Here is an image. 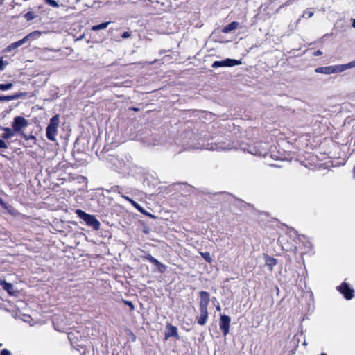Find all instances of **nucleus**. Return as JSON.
Listing matches in <instances>:
<instances>
[{
  "instance_id": "obj_1",
  "label": "nucleus",
  "mask_w": 355,
  "mask_h": 355,
  "mask_svg": "<svg viewBox=\"0 0 355 355\" xmlns=\"http://www.w3.org/2000/svg\"><path fill=\"white\" fill-rule=\"evenodd\" d=\"M60 118L58 114L53 116L46 127V135L49 140L55 141L58 135V128L59 126Z\"/></svg>"
},
{
  "instance_id": "obj_2",
  "label": "nucleus",
  "mask_w": 355,
  "mask_h": 355,
  "mask_svg": "<svg viewBox=\"0 0 355 355\" xmlns=\"http://www.w3.org/2000/svg\"><path fill=\"white\" fill-rule=\"evenodd\" d=\"M76 214L80 218L83 220L88 226L92 227L95 230L100 229L101 223L94 216L87 214L81 209H76Z\"/></svg>"
},
{
  "instance_id": "obj_3",
  "label": "nucleus",
  "mask_w": 355,
  "mask_h": 355,
  "mask_svg": "<svg viewBox=\"0 0 355 355\" xmlns=\"http://www.w3.org/2000/svg\"><path fill=\"white\" fill-rule=\"evenodd\" d=\"M297 245L294 247L293 251L295 253H299L302 258L303 255L309 252L312 249V245L309 240L305 236H302V239H300L297 242Z\"/></svg>"
},
{
  "instance_id": "obj_4",
  "label": "nucleus",
  "mask_w": 355,
  "mask_h": 355,
  "mask_svg": "<svg viewBox=\"0 0 355 355\" xmlns=\"http://www.w3.org/2000/svg\"><path fill=\"white\" fill-rule=\"evenodd\" d=\"M29 125L28 121L23 116H15L12 121V128L16 132H23L22 130Z\"/></svg>"
},
{
  "instance_id": "obj_5",
  "label": "nucleus",
  "mask_w": 355,
  "mask_h": 355,
  "mask_svg": "<svg viewBox=\"0 0 355 355\" xmlns=\"http://www.w3.org/2000/svg\"><path fill=\"white\" fill-rule=\"evenodd\" d=\"M241 61L239 60L227 58L224 60L215 61L212 64L211 67L213 68H218L222 67H231L236 65H240L241 64Z\"/></svg>"
},
{
  "instance_id": "obj_6",
  "label": "nucleus",
  "mask_w": 355,
  "mask_h": 355,
  "mask_svg": "<svg viewBox=\"0 0 355 355\" xmlns=\"http://www.w3.org/2000/svg\"><path fill=\"white\" fill-rule=\"evenodd\" d=\"M336 288L339 292H340L343 294V295L346 300H349L354 297V291L350 288L347 283H342L341 285L337 286Z\"/></svg>"
},
{
  "instance_id": "obj_7",
  "label": "nucleus",
  "mask_w": 355,
  "mask_h": 355,
  "mask_svg": "<svg viewBox=\"0 0 355 355\" xmlns=\"http://www.w3.org/2000/svg\"><path fill=\"white\" fill-rule=\"evenodd\" d=\"M57 51L45 48L40 50L39 55L41 59L45 60H55L57 58L56 53Z\"/></svg>"
},
{
  "instance_id": "obj_8",
  "label": "nucleus",
  "mask_w": 355,
  "mask_h": 355,
  "mask_svg": "<svg viewBox=\"0 0 355 355\" xmlns=\"http://www.w3.org/2000/svg\"><path fill=\"white\" fill-rule=\"evenodd\" d=\"M230 320V318L228 315H223L220 316L219 326L224 336L229 333Z\"/></svg>"
},
{
  "instance_id": "obj_9",
  "label": "nucleus",
  "mask_w": 355,
  "mask_h": 355,
  "mask_svg": "<svg viewBox=\"0 0 355 355\" xmlns=\"http://www.w3.org/2000/svg\"><path fill=\"white\" fill-rule=\"evenodd\" d=\"M354 67H355V60L347 63V64L333 65L332 66V69L334 70L333 73H340V72H343L348 69H351V68H354Z\"/></svg>"
},
{
  "instance_id": "obj_10",
  "label": "nucleus",
  "mask_w": 355,
  "mask_h": 355,
  "mask_svg": "<svg viewBox=\"0 0 355 355\" xmlns=\"http://www.w3.org/2000/svg\"><path fill=\"white\" fill-rule=\"evenodd\" d=\"M28 96L27 92H19L12 95L9 96H1L0 102L1 101H10L12 100H17L19 98H26Z\"/></svg>"
},
{
  "instance_id": "obj_11",
  "label": "nucleus",
  "mask_w": 355,
  "mask_h": 355,
  "mask_svg": "<svg viewBox=\"0 0 355 355\" xmlns=\"http://www.w3.org/2000/svg\"><path fill=\"white\" fill-rule=\"evenodd\" d=\"M170 337H175L179 338L178 328L171 324L166 325V331L165 332V339H168Z\"/></svg>"
},
{
  "instance_id": "obj_12",
  "label": "nucleus",
  "mask_w": 355,
  "mask_h": 355,
  "mask_svg": "<svg viewBox=\"0 0 355 355\" xmlns=\"http://www.w3.org/2000/svg\"><path fill=\"white\" fill-rule=\"evenodd\" d=\"M200 313L198 317H197V322L198 324L203 326L206 324L208 318V311L200 310Z\"/></svg>"
},
{
  "instance_id": "obj_13",
  "label": "nucleus",
  "mask_w": 355,
  "mask_h": 355,
  "mask_svg": "<svg viewBox=\"0 0 355 355\" xmlns=\"http://www.w3.org/2000/svg\"><path fill=\"white\" fill-rule=\"evenodd\" d=\"M0 130H3L5 132L1 135V137L4 139H8L15 135L16 131L12 128H4L0 125Z\"/></svg>"
},
{
  "instance_id": "obj_14",
  "label": "nucleus",
  "mask_w": 355,
  "mask_h": 355,
  "mask_svg": "<svg viewBox=\"0 0 355 355\" xmlns=\"http://www.w3.org/2000/svg\"><path fill=\"white\" fill-rule=\"evenodd\" d=\"M287 234L291 239H293L295 243H297V242L302 239V236H304V235H299L297 231L293 228H289L287 231Z\"/></svg>"
},
{
  "instance_id": "obj_15",
  "label": "nucleus",
  "mask_w": 355,
  "mask_h": 355,
  "mask_svg": "<svg viewBox=\"0 0 355 355\" xmlns=\"http://www.w3.org/2000/svg\"><path fill=\"white\" fill-rule=\"evenodd\" d=\"M26 42V40L24 37L23 39H21V40H19L17 42H13V43L10 44L9 46H7L6 50L7 52H10L13 49H15L22 46Z\"/></svg>"
},
{
  "instance_id": "obj_16",
  "label": "nucleus",
  "mask_w": 355,
  "mask_h": 355,
  "mask_svg": "<svg viewBox=\"0 0 355 355\" xmlns=\"http://www.w3.org/2000/svg\"><path fill=\"white\" fill-rule=\"evenodd\" d=\"M333 69L332 66H328V67H318L315 69V72L318 73H322V74H332L333 73Z\"/></svg>"
},
{
  "instance_id": "obj_17",
  "label": "nucleus",
  "mask_w": 355,
  "mask_h": 355,
  "mask_svg": "<svg viewBox=\"0 0 355 355\" xmlns=\"http://www.w3.org/2000/svg\"><path fill=\"white\" fill-rule=\"evenodd\" d=\"M239 26V23L236 21H232L230 24H227L223 28V33H228L233 30H235Z\"/></svg>"
},
{
  "instance_id": "obj_18",
  "label": "nucleus",
  "mask_w": 355,
  "mask_h": 355,
  "mask_svg": "<svg viewBox=\"0 0 355 355\" xmlns=\"http://www.w3.org/2000/svg\"><path fill=\"white\" fill-rule=\"evenodd\" d=\"M41 34L42 33L40 31H35L31 33L30 34L27 35L26 36H25L24 39L26 40V42H28L29 40H33L38 38L41 35Z\"/></svg>"
},
{
  "instance_id": "obj_19",
  "label": "nucleus",
  "mask_w": 355,
  "mask_h": 355,
  "mask_svg": "<svg viewBox=\"0 0 355 355\" xmlns=\"http://www.w3.org/2000/svg\"><path fill=\"white\" fill-rule=\"evenodd\" d=\"M110 24V21H106V22H103L102 24H98V25L93 26L92 27V31H97L99 30L105 29L108 26V25Z\"/></svg>"
},
{
  "instance_id": "obj_20",
  "label": "nucleus",
  "mask_w": 355,
  "mask_h": 355,
  "mask_svg": "<svg viewBox=\"0 0 355 355\" xmlns=\"http://www.w3.org/2000/svg\"><path fill=\"white\" fill-rule=\"evenodd\" d=\"M229 148H230L220 146L219 144H208L207 147V149H208L209 150H218L220 149L225 150V149H229Z\"/></svg>"
},
{
  "instance_id": "obj_21",
  "label": "nucleus",
  "mask_w": 355,
  "mask_h": 355,
  "mask_svg": "<svg viewBox=\"0 0 355 355\" xmlns=\"http://www.w3.org/2000/svg\"><path fill=\"white\" fill-rule=\"evenodd\" d=\"M210 301V295L209 293L207 291H200V302H209Z\"/></svg>"
},
{
  "instance_id": "obj_22",
  "label": "nucleus",
  "mask_w": 355,
  "mask_h": 355,
  "mask_svg": "<svg viewBox=\"0 0 355 355\" xmlns=\"http://www.w3.org/2000/svg\"><path fill=\"white\" fill-rule=\"evenodd\" d=\"M266 264L272 270V267L277 264V260L275 258L267 257Z\"/></svg>"
},
{
  "instance_id": "obj_23",
  "label": "nucleus",
  "mask_w": 355,
  "mask_h": 355,
  "mask_svg": "<svg viewBox=\"0 0 355 355\" xmlns=\"http://www.w3.org/2000/svg\"><path fill=\"white\" fill-rule=\"evenodd\" d=\"M25 140H33V144H35L36 143V141H37V139L35 136L33 135H26V133H24V132H21L19 133Z\"/></svg>"
},
{
  "instance_id": "obj_24",
  "label": "nucleus",
  "mask_w": 355,
  "mask_h": 355,
  "mask_svg": "<svg viewBox=\"0 0 355 355\" xmlns=\"http://www.w3.org/2000/svg\"><path fill=\"white\" fill-rule=\"evenodd\" d=\"M200 255L202 257V258L208 263H211L213 259L210 255V253L208 252H200Z\"/></svg>"
},
{
  "instance_id": "obj_25",
  "label": "nucleus",
  "mask_w": 355,
  "mask_h": 355,
  "mask_svg": "<svg viewBox=\"0 0 355 355\" xmlns=\"http://www.w3.org/2000/svg\"><path fill=\"white\" fill-rule=\"evenodd\" d=\"M13 87V84L12 83H1L0 84V90L6 91L11 89Z\"/></svg>"
},
{
  "instance_id": "obj_26",
  "label": "nucleus",
  "mask_w": 355,
  "mask_h": 355,
  "mask_svg": "<svg viewBox=\"0 0 355 355\" xmlns=\"http://www.w3.org/2000/svg\"><path fill=\"white\" fill-rule=\"evenodd\" d=\"M0 284L3 285V288L8 292H10L11 289H12V285L10 283L6 282L4 280L0 281Z\"/></svg>"
},
{
  "instance_id": "obj_27",
  "label": "nucleus",
  "mask_w": 355,
  "mask_h": 355,
  "mask_svg": "<svg viewBox=\"0 0 355 355\" xmlns=\"http://www.w3.org/2000/svg\"><path fill=\"white\" fill-rule=\"evenodd\" d=\"M24 17L27 21H31L34 19L36 17V15L34 12L30 11L25 14Z\"/></svg>"
},
{
  "instance_id": "obj_28",
  "label": "nucleus",
  "mask_w": 355,
  "mask_h": 355,
  "mask_svg": "<svg viewBox=\"0 0 355 355\" xmlns=\"http://www.w3.org/2000/svg\"><path fill=\"white\" fill-rule=\"evenodd\" d=\"M44 2L53 8H58L60 6L55 0H44Z\"/></svg>"
},
{
  "instance_id": "obj_29",
  "label": "nucleus",
  "mask_w": 355,
  "mask_h": 355,
  "mask_svg": "<svg viewBox=\"0 0 355 355\" xmlns=\"http://www.w3.org/2000/svg\"><path fill=\"white\" fill-rule=\"evenodd\" d=\"M209 302H200L199 308L200 310L207 311V306Z\"/></svg>"
},
{
  "instance_id": "obj_30",
  "label": "nucleus",
  "mask_w": 355,
  "mask_h": 355,
  "mask_svg": "<svg viewBox=\"0 0 355 355\" xmlns=\"http://www.w3.org/2000/svg\"><path fill=\"white\" fill-rule=\"evenodd\" d=\"M8 65V62L3 60V58L0 57V70L3 71Z\"/></svg>"
},
{
  "instance_id": "obj_31",
  "label": "nucleus",
  "mask_w": 355,
  "mask_h": 355,
  "mask_svg": "<svg viewBox=\"0 0 355 355\" xmlns=\"http://www.w3.org/2000/svg\"><path fill=\"white\" fill-rule=\"evenodd\" d=\"M313 15V12L306 10V11H304V13H303V15H302V17H307V18H310V17H311Z\"/></svg>"
},
{
  "instance_id": "obj_32",
  "label": "nucleus",
  "mask_w": 355,
  "mask_h": 355,
  "mask_svg": "<svg viewBox=\"0 0 355 355\" xmlns=\"http://www.w3.org/2000/svg\"><path fill=\"white\" fill-rule=\"evenodd\" d=\"M142 258L145 260L149 261L150 263L153 261V260L155 259L151 254H147L142 257Z\"/></svg>"
},
{
  "instance_id": "obj_33",
  "label": "nucleus",
  "mask_w": 355,
  "mask_h": 355,
  "mask_svg": "<svg viewBox=\"0 0 355 355\" xmlns=\"http://www.w3.org/2000/svg\"><path fill=\"white\" fill-rule=\"evenodd\" d=\"M8 145L3 140L0 139V149H7Z\"/></svg>"
},
{
  "instance_id": "obj_34",
  "label": "nucleus",
  "mask_w": 355,
  "mask_h": 355,
  "mask_svg": "<svg viewBox=\"0 0 355 355\" xmlns=\"http://www.w3.org/2000/svg\"><path fill=\"white\" fill-rule=\"evenodd\" d=\"M158 270L160 272L163 273L166 270V266L161 263V265L159 266Z\"/></svg>"
},
{
  "instance_id": "obj_35",
  "label": "nucleus",
  "mask_w": 355,
  "mask_h": 355,
  "mask_svg": "<svg viewBox=\"0 0 355 355\" xmlns=\"http://www.w3.org/2000/svg\"><path fill=\"white\" fill-rule=\"evenodd\" d=\"M124 303H125V304H127V305L130 307V310H132H132H134V309H135V306H134V304H132V302H130V301H127V300H124Z\"/></svg>"
},
{
  "instance_id": "obj_36",
  "label": "nucleus",
  "mask_w": 355,
  "mask_h": 355,
  "mask_svg": "<svg viewBox=\"0 0 355 355\" xmlns=\"http://www.w3.org/2000/svg\"><path fill=\"white\" fill-rule=\"evenodd\" d=\"M130 203L131 205L137 208L138 210L139 211H141V208L140 207V206L138 205V203H137L135 201H134L133 200H130Z\"/></svg>"
},
{
  "instance_id": "obj_37",
  "label": "nucleus",
  "mask_w": 355,
  "mask_h": 355,
  "mask_svg": "<svg viewBox=\"0 0 355 355\" xmlns=\"http://www.w3.org/2000/svg\"><path fill=\"white\" fill-rule=\"evenodd\" d=\"M130 37V33L129 32H128V31L124 32V33L121 35V37H122L123 39H127V38H128V37Z\"/></svg>"
},
{
  "instance_id": "obj_38",
  "label": "nucleus",
  "mask_w": 355,
  "mask_h": 355,
  "mask_svg": "<svg viewBox=\"0 0 355 355\" xmlns=\"http://www.w3.org/2000/svg\"><path fill=\"white\" fill-rule=\"evenodd\" d=\"M0 355H11V354H10V352L8 349H4L1 352Z\"/></svg>"
},
{
  "instance_id": "obj_39",
  "label": "nucleus",
  "mask_w": 355,
  "mask_h": 355,
  "mask_svg": "<svg viewBox=\"0 0 355 355\" xmlns=\"http://www.w3.org/2000/svg\"><path fill=\"white\" fill-rule=\"evenodd\" d=\"M151 263L155 264L157 267H159V266L161 265V263L155 258L153 260Z\"/></svg>"
},
{
  "instance_id": "obj_40",
  "label": "nucleus",
  "mask_w": 355,
  "mask_h": 355,
  "mask_svg": "<svg viewBox=\"0 0 355 355\" xmlns=\"http://www.w3.org/2000/svg\"><path fill=\"white\" fill-rule=\"evenodd\" d=\"M0 205L3 207V208H7V205L6 203L3 200V199L1 198H0Z\"/></svg>"
},
{
  "instance_id": "obj_41",
  "label": "nucleus",
  "mask_w": 355,
  "mask_h": 355,
  "mask_svg": "<svg viewBox=\"0 0 355 355\" xmlns=\"http://www.w3.org/2000/svg\"><path fill=\"white\" fill-rule=\"evenodd\" d=\"M322 54V52L320 50H318L313 53V55L315 56H319Z\"/></svg>"
},
{
  "instance_id": "obj_42",
  "label": "nucleus",
  "mask_w": 355,
  "mask_h": 355,
  "mask_svg": "<svg viewBox=\"0 0 355 355\" xmlns=\"http://www.w3.org/2000/svg\"><path fill=\"white\" fill-rule=\"evenodd\" d=\"M121 196L125 199L126 200H128L129 202H130V200H132V199H130L129 197L128 196H123V195H121Z\"/></svg>"
},
{
  "instance_id": "obj_43",
  "label": "nucleus",
  "mask_w": 355,
  "mask_h": 355,
  "mask_svg": "<svg viewBox=\"0 0 355 355\" xmlns=\"http://www.w3.org/2000/svg\"><path fill=\"white\" fill-rule=\"evenodd\" d=\"M352 26L355 28V19L353 20Z\"/></svg>"
},
{
  "instance_id": "obj_44",
  "label": "nucleus",
  "mask_w": 355,
  "mask_h": 355,
  "mask_svg": "<svg viewBox=\"0 0 355 355\" xmlns=\"http://www.w3.org/2000/svg\"><path fill=\"white\" fill-rule=\"evenodd\" d=\"M353 173H354V176L355 177V166H354V170H353Z\"/></svg>"
},
{
  "instance_id": "obj_45",
  "label": "nucleus",
  "mask_w": 355,
  "mask_h": 355,
  "mask_svg": "<svg viewBox=\"0 0 355 355\" xmlns=\"http://www.w3.org/2000/svg\"><path fill=\"white\" fill-rule=\"evenodd\" d=\"M133 337H132V339H133V340H135L136 339V337L132 334Z\"/></svg>"
},
{
  "instance_id": "obj_46",
  "label": "nucleus",
  "mask_w": 355,
  "mask_h": 355,
  "mask_svg": "<svg viewBox=\"0 0 355 355\" xmlns=\"http://www.w3.org/2000/svg\"><path fill=\"white\" fill-rule=\"evenodd\" d=\"M133 337H132V339H133V340H135L136 339V337L132 334Z\"/></svg>"
},
{
  "instance_id": "obj_47",
  "label": "nucleus",
  "mask_w": 355,
  "mask_h": 355,
  "mask_svg": "<svg viewBox=\"0 0 355 355\" xmlns=\"http://www.w3.org/2000/svg\"><path fill=\"white\" fill-rule=\"evenodd\" d=\"M216 309H217V310H220V306H218L216 307Z\"/></svg>"
},
{
  "instance_id": "obj_48",
  "label": "nucleus",
  "mask_w": 355,
  "mask_h": 355,
  "mask_svg": "<svg viewBox=\"0 0 355 355\" xmlns=\"http://www.w3.org/2000/svg\"><path fill=\"white\" fill-rule=\"evenodd\" d=\"M290 3H291V2H289V1H287V2L286 3V5H288V4H290Z\"/></svg>"
},
{
  "instance_id": "obj_49",
  "label": "nucleus",
  "mask_w": 355,
  "mask_h": 355,
  "mask_svg": "<svg viewBox=\"0 0 355 355\" xmlns=\"http://www.w3.org/2000/svg\"><path fill=\"white\" fill-rule=\"evenodd\" d=\"M1 345H2V344H1V343H0V347H1Z\"/></svg>"
}]
</instances>
